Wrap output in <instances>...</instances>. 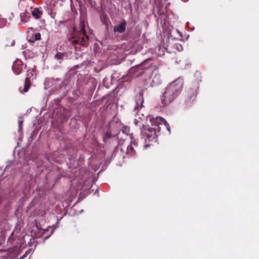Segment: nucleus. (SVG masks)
I'll list each match as a JSON object with an SVG mask.
<instances>
[{
  "label": "nucleus",
  "instance_id": "nucleus-1",
  "mask_svg": "<svg viewBox=\"0 0 259 259\" xmlns=\"http://www.w3.org/2000/svg\"><path fill=\"white\" fill-rule=\"evenodd\" d=\"M150 121L154 127H145L142 131V135L144 137L145 144L144 147L147 149L149 147L152 142H156L158 137L157 133L160 132V126H163L170 133V127L168 122L162 117H156L152 118Z\"/></svg>",
  "mask_w": 259,
  "mask_h": 259
},
{
  "label": "nucleus",
  "instance_id": "nucleus-2",
  "mask_svg": "<svg viewBox=\"0 0 259 259\" xmlns=\"http://www.w3.org/2000/svg\"><path fill=\"white\" fill-rule=\"evenodd\" d=\"M89 36L85 31L84 22H80L78 26H74L73 31L67 36L68 43L72 45L77 50L78 47L80 50V46H85L87 45Z\"/></svg>",
  "mask_w": 259,
  "mask_h": 259
},
{
  "label": "nucleus",
  "instance_id": "nucleus-3",
  "mask_svg": "<svg viewBox=\"0 0 259 259\" xmlns=\"http://www.w3.org/2000/svg\"><path fill=\"white\" fill-rule=\"evenodd\" d=\"M183 88V82L176 80L168 84L161 97V104L162 106L168 105L181 94Z\"/></svg>",
  "mask_w": 259,
  "mask_h": 259
},
{
  "label": "nucleus",
  "instance_id": "nucleus-4",
  "mask_svg": "<svg viewBox=\"0 0 259 259\" xmlns=\"http://www.w3.org/2000/svg\"><path fill=\"white\" fill-rule=\"evenodd\" d=\"M136 142H132L131 144H128L125 142H123L120 145H118L117 147L118 150H120L121 152H125L130 155H134L136 154V150L134 146H136Z\"/></svg>",
  "mask_w": 259,
  "mask_h": 259
},
{
  "label": "nucleus",
  "instance_id": "nucleus-5",
  "mask_svg": "<svg viewBox=\"0 0 259 259\" xmlns=\"http://www.w3.org/2000/svg\"><path fill=\"white\" fill-rule=\"evenodd\" d=\"M149 68V67H145L144 66V65L132 67L130 70V75L133 77H138L144 73L145 71Z\"/></svg>",
  "mask_w": 259,
  "mask_h": 259
},
{
  "label": "nucleus",
  "instance_id": "nucleus-6",
  "mask_svg": "<svg viewBox=\"0 0 259 259\" xmlns=\"http://www.w3.org/2000/svg\"><path fill=\"white\" fill-rule=\"evenodd\" d=\"M35 29L32 27H29L27 31V37L29 42H33L35 40L41 39V35L38 32H35Z\"/></svg>",
  "mask_w": 259,
  "mask_h": 259
},
{
  "label": "nucleus",
  "instance_id": "nucleus-7",
  "mask_svg": "<svg viewBox=\"0 0 259 259\" xmlns=\"http://www.w3.org/2000/svg\"><path fill=\"white\" fill-rule=\"evenodd\" d=\"M197 94V91L195 89H189L186 93L185 102L187 103L193 102L196 99Z\"/></svg>",
  "mask_w": 259,
  "mask_h": 259
},
{
  "label": "nucleus",
  "instance_id": "nucleus-8",
  "mask_svg": "<svg viewBox=\"0 0 259 259\" xmlns=\"http://www.w3.org/2000/svg\"><path fill=\"white\" fill-rule=\"evenodd\" d=\"M23 63L19 59L16 60L13 63L12 69L14 72L17 74H19L23 69Z\"/></svg>",
  "mask_w": 259,
  "mask_h": 259
},
{
  "label": "nucleus",
  "instance_id": "nucleus-9",
  "mask_svg": "<svg viewBox=\"0 0 259 259\" xmlns=\"http://www.w3.org/2000/svg\"><path fill=\"white\" fill-rule=\"evenodd\" d=\"M126 21L123 20L120 24L114 27V32L115 33L118 32L119 33H124L126 30Z\"/></svg>",
  "mask_w": 259,
  "mask_h": 259
},
{
  "label": "nucleus",
  "instance_id": "nucleus-10",
  "mask_svg": "<svg viewBox=\"0 0 259 259\" xmlns=\"http://www.w3.org/2000/svg\"><path fill=\"white\" fill-rule=\"evenodd\" d=\"M31 13L32 16L36 19L40 18L42 15V12L38 8H35L32 10Z\"/></svg>",
  "mask_w": 259,
  "mask_h": 259
},
{
  "label": "nucleus",
  "instance_id": "nucleus-11",
  "mask_svg": "<svg viewBox=\"0 0 259 259\" xmlns=\"http://www.w3.org/2000/svg\"><path fill=\"white\" fill-rule=\"evenodd\" d=\"M31 17L30 14L27 12H25L20 14L21 22L25 23L29 21Z\"/></svg>",
  "mask_w": 259,
  "mask_h": 259
},
{
  "label": "nucleus",
  "instance_id": "nucleus-12",
  "mask_svg": "<svg viewBox=\"0 0 259 259\" xmlns=\"http://www.w3.org/2000/svg\"><path fill=\"white\" fill-rule=\"evenodd\" d=\"M30 84H31L30 80H29V79L28 78H26L25 79L24 87L23 90L22 91V90H21L20 88L19 89L20 92L21 93H22L23 92H27L28 91V90L30 87Z\"/></svg>",
  "mask_w": 259,
  "mask_h": 259
},
{
  "label": "nucleus",
  "instance_id": "nucleus-13",
  "mask_svg": "<svg viewBox=\"0 0 259 259\" xmlns=\"http://www.w3.org/2000/svg\"><path fill=\"white\" fill-rule=\"evenodd\" d=\"M15 41L11 38H8L6 39V46L9 47H12L15 45Z\"/></svg>",
  "mask_w": 259,
  "mask_h": 259
},
{
  "label": "nucleus",
  "instance_id": "nucleus-14",
  "mask_svg": "<svg viewBox=\"0 0 259 259\" xmlns=\"http://www.w3.org/2000/svg\"><path fill=\"white\" fill-rule=\"evenodd\" d=\"M112 136L111 133L109 131H107L104 136L103 140L105 142H107V141L111 138Z\"/></svg>",
  "mask_w": 259,
  "mask_h": 259
},
{
  "label": "nucleus",
  "instance_id": "nucleus-15",
  "mask_svg": "<svg viewBox=\"0 0 259 259\" xmlns=\"http://www.w3.org/2000/svg\"><path fill=\"white\" fill-rule=\"evenodd\" d=\"M65 55V53L58 52L55 55V57L58 60H62L64 57Z\"/></svg>",
  "mask_w": 259,
  "mask_h": 259
},
{
  "label": "nucleus",
  "instance_id": "nucleus-16",
  "mask_svg": "<svg viewBox=\"0 0 259 259\" xmlns=\"http://www.w3.org/2000/svg\"><path fill=\"white\" fill-rule=\"evenodd\" d=\"M176 48L179 50V51H182V49H183V47L182 45H179V44H177L176 45Z\"/></svg>",
  "mask_w": 259,
  "mask_h": 259
},
{
  "label": "nucleus",
  "instance_id": "nucleus-17",
  "mask_svg": "<svg viewBox=\"0 0 259 259\" xmlns=\"http://www.w3.org/2000/svg\"><path fill=\"white\" fill-rule=\"evenodd\" d=\"M56 13L55 12H51L50 15L52 18H54L56 16Z\"/></svg>",
  "mask_w": 259,
  "mask_h": 259
},
{
  "label": "nucleus",
  "instance_id": "nucleus-18",
  "mask_svg": "<svg viewBox=\"0 0 259 259\" xmlns=\"http://www.w3.org/2000/svg\"><path fill=\"white\" fill-rule=\"evenodd\" d=\"M3 22H4V24H0V27H3L5 25V23H6V20H3Z\"/></svg>",
  "mask_w": 259,
  "mask_h": 259
},
{
  "label": "nucleus",
  "instance_id": "nucleus-19",
  "mask_svg": "<svg viewBox=\"0 0 259 259\" xmlns=\"http://www.w3.org/2000/svg\"><path fill=\"white\" fill-rule=\"evenodd\" d=\"M23 123V121H19V127L21 128V126H22V124Z\"/></svg>",
  "mask_w": 259,
  "mask_h": 259
},
{
  "label": "nucleus",
  "instance_id": "nucleus-20",
  "mask_svg": "<svg viewBox=\"0 0 259 259\" xmlns=\"http://www.w3.org/2000/svg\"><path fill=\"white\" fill-rule=\"evenodd\" d=\"M2 245V242L0 241V246Z\"/></svg>",
  "mask_w": 259,
  "mask_h": 259
}]
</instances>
